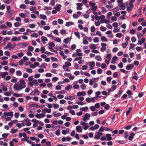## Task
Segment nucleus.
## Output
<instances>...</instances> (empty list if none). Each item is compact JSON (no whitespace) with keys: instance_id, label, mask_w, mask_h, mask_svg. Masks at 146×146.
<instances>
[{"instance_id":"nucleus-12","label":"nucleus","mask_w":146,"mask_h":146,"mask_svg":"<svg viewBox=\"0 0 146 146\" xmlns=\"http://www.w3.org/2000/svg\"><path fill=\"white\" fill-rule=\"evenodd\" d=\"M61 6L59 4H57L56 6L55 7V9L58 11H59L60 10V8L61 7Z\"/></svg>"},{"instance_id":"nucleus-35","label":"nucleus","mask_w":146,"mask_h":146,"mask_svg":"<svg viewBox=\"0 0 146 146\" xmlns=\"http://www.w3.org/2000/svg\"><path fill=\"white\" fill-rule=\"evenodd\" d=\"M60 33L62 35L65 34L66 33V31L62 29L60 31Z\"/></svg>"},{"instance_id":"nucleus-9","label":"nucleus","mask_w":146,"mask_h":146,"mask_svg":"<svg viewBox=\"0 0 146 146\" xmlns=\"http://www.w3.org/2000/svg\"><path fill=\"white\" fill-rule=\"evenodd\" d=\"M64 99L66 100H74L75 99V97L74 96H66Z\"/></svg>"},{"instance_id":"nucleus-46","label":"nucleus","mask_w":146,"mask_h":146,"mask_svg":"<svg viewBox=\"0 0 146 146\" xmlns=\"http://www.w3.org/2000/svg\"><path fill=\"white\" fill-rule=\"evenodd\" d=\"M55 4V1L54 0H51L50 3V5L52 6H54Z\"/></svg>"},{"instance_id":"nucleus-13","label":"nucleus","mask_w":146,"mask_h":146,"mask_svg":"<svg viewBox=\"0 0 146 146\" xmlns=\"http://www.w3.org/2000/svg\"><path fill=\"white\" fill-rule=\"evenodd\" d=\"M145 39L143 38H142L141 40H139L138 42V44H140V45H141L145 41Z\"/></svg>"},{"instance_id":"nucleus-52","label":"nucleus","mask_w":146,"mask_h":146,"mask_svg":"<svg viewBox=\"0 0 146 146\" xmlns=\"http://www.w3.org/2000/svg\"><path fill=\"white\" fill-rule=\"evenodd\" d=\"M100 30L102 31H106V29L105 27L102 26L100 27Z\"/></svg>"},{"instance_id":"nucleus-53","label":"nucleus","mask_w":146,"mask_h":146,"mask_svg":"<svg viewBox=\"0 0 146 146\" xmlns=\"http://www.w3.org/2000/svg\"><path fill=\"white\" fill-rule=\"evenodd\" d=\"M104 108L106 110H108L109 109L110 106L109 104H106L104 106Z\"/></svg>"},{"instance_id":"nucleus-26","label":"nucleus","mask_w":146,"mask_h":146,"mask_svg":"<svg viewBox=\"0 0 146 146\" xmlns=\"http://www.w3.org/2000/svg\"><path fill=\"white\" fill-rule=\"evenodd\" d=\"M73 24V23L72 22H67L66 23L65 25L67 27H69L70 25H72Z\"/></svg>"},{"instance_id":"nucleus-64","label":"nucleus","mask_w":146,"mask_h":146,"mask_svg":"<svg viewBox=\"0 0 146 146\" xmlns=\"http://www.w3.org/2000/svg\"><path fill=\"white\" fill-rule=\"evenodd\" d=\"M97 8V7L95 5L94 6L92 7L91 10L93 11H95Z\"/></svg>"},{"instance_id":"nucleus-32","label":"nucleus","mask_w":146,"mask_h":146,"mask_svg":"<svg viewBox=\"0 0 146 146\" xmlns=\"http://www.w3.org/2000/svg\"><path fill=\"white\" fill-rule=\"evenodd\" d=\"M111 20L112 21H116L117 20V18L115 16H113L111 17Z\"/></svg>"},{"instance_id":"nucleus-48","label":"nucleus","mask_w":146,"mask_h":146,"mask_svg":"<svg viewBox=\"0 0 146 146\" xmlns=\"http://www.w3.org/2000/svg\"><path fill=\"white\" fill-rule=\"evenodd\" d=\"M22 72L20 70L17 71L16 72V74L17 75L20 76L22 75Z\"/></svg>"},{"instance_id":"nucleus-59","label":"nucleus","mask_w":146,"mask_h":146,"mask_svg":"<svg viewBox=\"0 0 146 146\" xmlns=\"http://www.w3.org/2000/svg\"><path fill=\"white\" fill-rule=\"evenodd\" d=\"M5 5L4 4H3L0 6V9L3 10L5 9Z\"/></svg>"},{"instance_id":"nucleus-21","label":"nucleus","mask_w":146,"mask_h":146,"mask_svg":"<svg viewBox=\"0 0 146 146\" xmlns=\"http://www.w3.org/2000/svg\"><path fill=\"white\" fill-rule=\"evenodd\" d=\"M125 5L124 4H121L120 5L119 8V9L120 10H124L125 9Z\"/></svg>"},{"instance_id":"nucleus-30","label":"nucleus","mask_w":146,"mask_h":146,"mask_svg":"<svg viewBox=\"0 0 146 146\" xmlns=\"http://www.w3.org/2000/svg\"><path fill=\"white\" fill-rule=\"evenodd\" d=\"M132 110V108L130 107L129 108V110L127 111L126 112V115H129V114L130 113V111L131 110Z\"/></svg>"},{"instance_id":"nucleus-2","label":"nucleus","mask_w":146,"mask_h":146,"mask_svg":"<svg viewBox=\"0 0 146 146\" xmlns=\"http://www.w3.org/2000/svg\"><path fill=\"white\" fill-rule=\"evenodd\" d=\"M36 8L35 7H32L30 9V10L31 11H33V13H34L35 14L37 15L38 16L39 15V12L37 11H35Z\"/></svg>"},{"instance_id":"nucleus-62","label":"nucleus","mask_w":146,"mask_h":146,"mask_svg":"<svg viewBox=\"0 0 146 146\" xmlns=\"http://www.w3.org/2000/svg\"><path fill=\"white\" fill-rule=\"evenodd\" d=\"M110 68L113 70H115L116 68V66L113 65H111L110 66Z\"/></svg>"},{"instance_id":"nucleus-56","label":"nucleus","mask_w":146,"mask_h":146,"mask_svg":"<svg viewBox=\"0 0 146 146\" xmlns=\"http://www.w3.org/2000/svg\"><path fill=\"white\" fill-rule=\"evenodd\" d=\"M44 9L46 11L47 10H51L52 9V8L50 6L46 7H44Z\"/></svg>"},{"instance_id":"nucleus-40","label":"nucleus","mask_w":146,"mask_h":146,"mask_svg":"<svg viewBox=\"0 0 146 146\" xmlns=\"http://www.w3.org/2000/svg\"><path fill=\"white\" fill-rule=\"evenodd\" d=\"M135 46V44H133L131 43L130 44V47L129 49H130L131 48H132L133 50H134V47Z\"/></svg>"},{"instance_id":"nucleus-39","label":"nucleus","mask_w":146,"mask_h":146,"mask_svg":"<svg viewBox=\"0 0 146 146\" xmlns=\"http://www.w3.org/2000/svg\"><path fill=\"white\" fill-rule=\"evenodd\" d=\"M102 12L103 13H105L107 12L106 8L104 7H102Z\"/></svg>"},{"instance_id":"nucleus-4","label":"nucleus","mask_w":146,"mask_h":146,"mask_svg":"<svg viewBox=\"0 0 146 146\" xmlns=\"http://www.w3.org/2000/svg\"><path fill=\"white\" fill-rule=\"evenodd\" d=\"M76 9L78 10H81L82 9V7L83 6V4L81 3H78L76 4Z\"/></svg>"},{"instance_id":"nucleus-63","label":"nucleus","mask_w":146,"mask_h":146,"mask_svg":"<svg viewBox=\"0 0 146 146\" xmlns=\"http://www.w3.org/2000/svg\"><path fill=\"white\" fill-rule=\"evenodd\" d=\"M35 117L38 118H41V114H36L35 115Z\"/></svg>"},{"instance_id":"nucleus-34","label":"nucleus","mask_w":146,"mask_h":146,"mask_svg":"<svg viewBox=\"0 0 146 146\" xmlns=\"http://www.w3.org/2000/svg\"><path fill=\"white\" fill-rule=\"evenodd\" d=\"M19 82L21 84L23 85H22V86H24V85H26L25 82L24 81V80L23 79H21L20 80Z\"/></svg>"},{"instance_id":"nucleus-6","label":"nucleus","mask_w":146,"mask_h":146,"mask_svg":"<svg viewBox=\"0 0 146 146\" xmlns=\"http://www.w3.org/2000/svg\"><path fill=\"white\" fill-rule=\"evenodd\" d=\"M76 131L79 133H80L82 132V126L80 125H78L76 127Z\"/></svg>"},{"instance_id":"nucleus-11","label":"nucleus","mask_w":146,"mask_h":146,"mask_svg":"<svg viewBox=\"0 0 146 146\" xmlns=\"http://www.w3.org/2000/svg\"><path fill=\"white\" fill-rule=\"evenodd\" d=\"M30 107H31V108L36 107V108H41L40 106H39L38 104H31L30 105Z\"/></svg>"},{"instance_id":"nucleus-58","label":"nucleus","mask_w":146,"mask_h":146,"mask_svg":"<svg viewBox=\"0 0 146 146\" xmlns=\"http://www.w3.org/2000/svg\"><path fill=\"white\" fill-rule=\"evenodd\" d=\"M21 25V24L18 22H16L14 23V25L15 27H19Z\"/></svg>"},{"instance_id":"nucleus-28","label":"nucleus","mask_w":146,"mask_h":146,"mask_svg":"<svg viewBox=\"0 0 146 146\" xmlns=\"http://www.w3.org/2000/svg\"><path fill=\"white\" fill-rule=\"evenodd\" d=\"M31 31L29 29H27L26 31L24 33V34L25 35H28L29 33H31Z\"/></svg>"},{"instance_id":"nucleus-19","label":"nucleus","mask_w":146,"mask_h":146,"mask_svg":"<svg viewBox=\"0 0 146 146\" xmlns=\"http://www.w3.org/2000/svg\"><path fill=\"white\" fill-rule=\"evenodd\" d=\"M21 40L20 37H13L12 39V40L13 41H19Z\"/></svg>"},{"instance_id":"nucleus-1","label":"nucleus","mask_w":146,"mask_h":146,"mask_svg":"<svg viewBox=\"0 0 146 146\" xmlns=\"http://www.w3.org/2000/svg\"><path fill=\"white\" fill-rule=\"evenodd\" d=\"M26 87V85H24V86H23L22 84H19L18 82H17L14 84L13 88L16 90H19L25 88Z\"/></svg>"},{"instance_id":"nucleus-10","label":"nucleus","mask_w":146,"mask_h":146,"mask_svg":"<svg viewBox=\"0 0 146 146\" xmlns=\"http://www.w3.org/2000/svg\"><path fill=\"white\" fill-rule=\"evenodd\" d=\"M77 95L78 96H80L82 95L85 96L86 95V93L84 91H82L81 92H78L77 93Z\"/></svg>"},{"instance_id":"nucleus-37","label":"nucleus","mask_w":146,"mask_h":146,"mask_svg":"<svg viewBox=\"0 0 146 146\" xmlns=\"http://www.w3.org/2000/svg\"><path fill=\"white\" fill-rule=\"evenodd\" d=\"M88 108L87 107H85L84 108H81L80 110L83 111H86L88 110Z\"/></svg>"},{"instance_id":"nucleus-3","label":"nucleus","mask_w":146,"mask_h":146,"mask_svg":"<svg viewBox=\"0 0 146 146\" xmlns=\"http://www.w3.org/2000/svg\"><path fill=\"white\" fill-rule=\"evenodd\" d=\"M14 12V11L13 9L7 11V16L9 17H11L12 16Z\"/></svg>"},{"instance_id":"nucleus-31","label":"nucleus","mask_w":146,"mask_h":146,"mask_svg":"<svg viewBox=\"0 0 146 146\" xmlns=\"http://www.w3.org/2000/svg\"><path fill=\"white\" fill-rule=\"evenodd\" d=\"M6 24L7 25V27H11L12 26V23L11 22H7L6 23Z\"/></svg>"},{"instance_id":"nucleus-8","label":"nucleus","mask_w":146,"mask_h":146,"mask_svg":"<svg viewBox=\"0 0 146 146\" xmlns=\"http://www.w3.org/2000/svg\"><path fill=\"white\" fill-rule=\"evenodd\" d=\"M90 117V115L88 113H86L84 117L83 118V120L84 121H86L88 118Z\"/></svg>"},{"instance_id":"nucleus-36","label":"nucleus","mask_w":146,"mask_h":146,"mask_svg":"<svg viewBox=\"0 0 146 146\" xmlns=\"http://www.w3.org/2000/svg\"><path fill=\"white\" fill-rule=\"evenodd\" d=\"M19 7L22 9H25L26 8V6L25 5L22 4L20 5Z\"/></svg>"},{"instance_id":"nucleus-29","label":"nucleus","mask_w":146,"mask_h":146,"mask_svg":"<svg viewBox=\"0 0 146 146\" xmlns=\"http://www.w3.org/2000/svg\"><path fill=\"white\" fill-rule=\"evenodd\" d=\"M32 82L34 84V85L35 86H37L38 84L37 80H33Z\"/></svg>"},{"instance_id":"nucleus-45","label":"nucleus","mask_w":146,"mask_h":146,"mask_svg":"<svg viewBox=\"0 0 146 146\" xmlns=\"http://www.w3.org/2000/svg\"><path fill=\"white\" fill-rule=\"evenodd\" d=\"M25 62V61L23 59L19 61V64L20 65L22 66L23 63Z\"/></svg>"},{"instance_id":"nucleus-43","label":"nucleus","mask_w":146,"mask_h":146,"mask_svg":"<svg viewBox=\"0 0 146 146\" xmlns=\"http://www.w3.org/2000/svg\"><path fill=\"white\" fill-rule=\"evenodd\" d=\"M90 63L89 66L90 67H94L95 65V62L94 61L89 62Z\"/></svg>"},{"instance_id":"nucleus-20","label":"nucleus","mask_w":146,"mask_h":146,"mask_svg":"<svg viewBox=\"0 0 146 146\" xmlns=\"http://www.w3.org/2000/svg\"><path fill=\"white\" fill-rule=\"evenodd\" d=\"M87 38L86 37H84L83 39V43L84 44H88V42L87 40Z\"/></svg>"},{"instance_id":"nucleus-33","label":"nucleus","mask_w":146,"mask_h":146,"mask_svg":"<svg viewBox=\"0 0 146 146\" xmlns=\"http://www.w3.org/2000/svg\"><path fill=\"white\" fill-rule=\"evenodd\" d=\"M86 124H85L84 126V127H83L84 129L85 130H86L88 129L89 126L88 125V123H86Z\"/></svg>"},{"instance_id":"nucleus-60","label":"nucleus","mask_w":146,"mask_h":146,"mask_svg":"<svg viewBox=\"0 0 146 146\" xmlns=\"http://www.w3.org/2000/svg\"><path fill=\"white\" fill-rule=\"evenodd\" d=\"M29 50L30 51H32L34 49V48L32 46H29L28 47Z\"/></svg>"},{"instance_id":"nucleus-15","label":"nucleus","mask_w":146,"mask_h":146,"mask_svg":"<svg viewBox=\"0 0 146 146\" xmlns=\"http://www.w3.org/2000/svg\"><path fill=\"white\" fill-rule=\"evenodd\" d=\"M106 138L107 137V140L110 141L112 139V138L111 136V135L110 134H106Z\"/></svg>"},{"instance_id":"nucleus-7","label":"nucleus","mask_w":146,"mask_h":146,"mask_svg":"<svg viewBox=\"0 0 146 146\" xmlns=\"http://www.w3.org/2000/svg\"><path fill=\"white\" fill-rule=\"evenodd\" d=\"M12 44L10 43H8L7 45V46H6L4 47V49L6 50L8 48H11V49H12L13 48V47H12Z\"/></svg>"},{"instance_id":"nucleus-16","label":"nucleus","mask_w":146,"mask_h":146,"mask_svg":"<svg viewBox=\"0 0 146 146\" xmlns=\"http://www.w3.org/2000/svg\"><path fill=\"white\" fill-rule=\"evenodd\" d=\"M41 38L42 39L41 42L44 44H46V42L45 41H47L48 40L46 37H41Z\"/></svg>"},{"instance_id":"nucleus-42","label":"nucleus","mask_w":146,"mask_h":146,"mask_svg":"<svg viewBox=\"0 0 146 146\" xmlns=\"http://www.w3.org/2000/svg\"><path fill=\"white\" fill-rule=\"evenodd\" d=\"M58 23L60 25H62L63 23V20L60 19H58Z\"/></svg>"},{"instance_id":"nucleus-50","label":"nucleus","mask_w":146,"mask_h":146,"mask_svg":"<svg viewBox=\"0 0 146 146\" xmlns=\"http://www.w3.org/2000/svg\"><path fill=\"white\" fill-rule=\"evenodd\" d=\"M72 86L71 85H69L68 86H67L65 87V90H69L71 88H72Z\"/></svg>"},{"instance_id":"nucleus-24","label":"nucleus","mask_w":146,"mask_h":146,"mask_svg":"<svg viewBox=\"0 0 146 146\" xmlns=\"http://www.w3.org/2000/svg\"><path fill=\"white\" fill-rule=\"evenodd\" d=\"M3 2L7 4H10L12 2V0H3Z\"/></svg>"},{"instance_id":"nucleus-22","label":"nucleus","mask_w":146,"mask_h":146,"mask_svg":"<svg viewBox=\"0 0 146 146\" xmlns=\"http://www.w3.org/2000/svg\"><path fill=\"white\" fill-rule=\"evenodd\" d=\"M89 47L92 49H94L96 48V47L95 44H92L89 45Z\"/></svg>"},{"instance_id":"nucleus-44","label":"nucleus","mask_w":146,"mask_h":146,"mask_svg":"<svg viewBox=\"0 0 146 146\" xmlns=\"http://www.w3.org/2000/svg\"><path fill=\"white\" fill-rule=\"evenodd\" d=\"M15 71V69L13 68H11L9 70L10 72L12 74H13Z\"/></svg>"},{"instance_id":"nucleus-23","label":"nucleus","mask_w":146,"mask_h":146,"mask_svg":"<svg viewBox=\"0 0 146 146\" xmlns=\"http://www.w3.org/2000/svg\"><path fill=\"white\" fill-rule=\"evenodd\" d=\"M8 74V73L7 72H4L1 74V76L3 78H4Z\"/></svg>"},{"instance_id":"nucleus-54","label":"nucleus","mask_w":146,"mask_h":146,"mask_svg":"<svg viewBox=\"0 0 146 146\" xmlns=\"http://www.w3.org/2000/svg\"><path fill=\"white\" fill-rule=\"evenodd\" d=\"M136 59L138 60H139L141 59V54H136Z\"/></svg>"},{"instance_id":"nucleus-18","label":"nucleus","mask_w":146,"mask_h":146,"mask_svg":"<svg viewBox=\"0 0 146 146\" xmlns=\"http://www.w3.org/2000/svg\"><path fill=\"white\" fill-rule=\"evenodd\" d=\"M40 19L43 20H45L47 19L46 16L44 14H40Z\"/></svg>"},{"instance_id":"nucleus-49","label":"nucleus","mask_w":146,"mask_h":146,"mask_svg":"<svg viewBox=\"0 0 146 146\" xmlns=\"http://www.w3.org/2000/svg\"><path fill=\"white\" fill-rule=\"evenodd\" d=\"M48 45L50 47H54L55 46V44L52 42H50L48 43Z\"/></svg>"},{"instance_id":"nucleus-27","label":"nucleus","mask_w":146,"mask_h":146,"mask_svg":"<svg viewBox=\"0 0 146 146\" xmlns=\"http://www.w3.org/2000/svg\"><path fill=\"white\" fill-rule=\"evenodd\" d=\"M53 113L54 114V116L55 117H58L61 115V114L60 113H56V112L54 111L53 112Z\"/></svg>"},{"instance_id":"nucleus-14","label":"nucleus","mask_w":146,"mask_h":146,"mask_svg":"<svg viewBox=\"0 0 146 146\" xmlns=\"http://www.w3.org/2000/svg\"><path fill=\"white\" fill-rule=\"evenodd\" d=\"M135 134L134 133H132L130 134L129 136L128 137L129 139L130 140H132L134 138V136H135Z\"/></svg>"},{"instance_id":"nucleus-51","label":"nucleus","mask_w":146,"mask_h":146,"mask_svg":"<svg viewBox=\"0 0 146 146\" xmlns=\"http://www.w3.org/2000/svg\"><path fill=\"white\" fill-rule=\"evenodd\" d=\"M8 63V61L5 60H4L3 62H2L1 63L2 65H6Z\"/></svg>"},{"instance_id":"nucleus-55","label":"nucleus","mask_w":146,"mask_h":146,"mask_svg":"<svg viewBox=\"0 0 146 146\" xmlns=\"http://www.w3.org/2000/svg\"><path fill=\"white\" fill-rule=\"evenodd\" d=\"M101 40L103 42H106L107 41V39L106 37H101Z\"/></svg>"},{"instance_id":"nucleus-47","label":"nucleus","mask_w":146,"mask_h":146,"mask_svg":"<svg viewBox=\"0 0 146 146\" xmlns=\"http://www.w3.org/2000/svg\"><path fill=\"white\" fill-rule=\"evenodd\" d=\"M106 7L108 9H110L113 8V6L112 5H106Z\"/></svg>"},{"instance_id":"nucleus-17","label":"nucleus","mask_w":146,"mask_h":146,"mask_svg":"<svg viewBox=\"0 0 146 146\" xmlns=\"http://www.w3.org/2000/svg\"><path fill=\"white\" fill-rule=\"evenodd\" d=\"M72 38H70L68 37L64 39V42L66 44L68 43L69 41H70Z\"/></svg>"},{"instance_id":"nucleus-25","label":"nucleus","mask_w":146,"mask_h":146,"mask_svg":"<svg viewBox=\"0 0 146 146\" xmlns=\"http://www.w3.org/2000/svg\"><path fill=\"white\" fill-rule=\"evenodd\" d=\"M96 59L98 61H101L102 60V58L99 55L95 57Z\"/></svg>"},{"instance_id":"nucleus-38","label":"nucleus","mask_w":146,"mask_h":146,"mask_svg":"<svg viewBox=\"0 0 146 146\" xmlns=\"http://www.w3.org/2000/svg\"><path fill=\"white\" fill-rule=\"evenodd\" d=\"M13 96L15 97H22V95L21 94H17L16 93H14L13 94Z\"/></svg>"},{"instance_id":"nucleus-5","label":"nucleus","mask_w":146,"mask_h":146,"mask_svg":"<svg viewBox=\"0 0 146 146\" xmlns=\"http://www.w3.org/2000/svg\"><path fill=\"white\" fill-rule=\"evenodd\" d=\"M134 65L133 64H128L126 66V69L127 70H130L133 68Z\"/></svg>"},{"instance_id":"nucleus-57","label":"nucleus","mask_w":146,"mask_h":146,"mask_svg":"<svg viewBox=\"0 0 146 146\" xmlns=\"http://www.w3.org/2000/svg\"><path fill=\"white\" fill-rule=\"evenodd\" d=\"M30 120L27 117H26L25 118L24 120L22 121V122H27L28 121H30Z\"/></svg>"},{"instance_id":"nucleus-41","label":"nucleus","mask_w":146,"mask_h":146,"mask_svg":"<svg viewBox=\"0 0 146 146\" xmlns=\"http://www.w3.org/2000/svg\"><path fill=\"white\" fill-rule=\"evenodd\" d=\"M37 15H36L33 14H32L31 15V18L33 19H35L37 18Z\"/></svg>"},{"instance_id":"nucleus-61","label":"nucleus","mask_w":146,"mask_h":146,"mask_svg":"<svg viewBox=\"0 0 146 146\" xmlns=\"http://www.w3.org/2000/svg\"><path fill=\"white\" fill-rule=\"evenodd\" d=\"M52 66L53 68H56L58 67V65L55 63H54L52 64Z\"/></svg>"}]
</instances>
